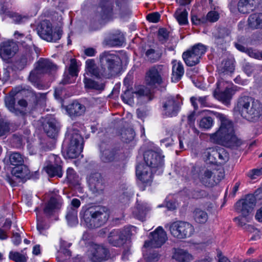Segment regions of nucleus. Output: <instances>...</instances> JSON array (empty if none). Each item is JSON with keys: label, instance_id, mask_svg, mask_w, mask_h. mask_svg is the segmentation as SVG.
I'll return each mask as SVG.
<instances>
[{"label": "nucleus", "instance_id": "nucleus-1", "mask_svg": "<svg viewBox=\"0 0 262 262\" xmlns=\"http://www.w3.org/2000/svg\"><path fill=\"white\" fill-rule=\"evenodd\" d=\"M88 72L96 77L101 76L106 78L117 76L122 69V63L119 56L109 51L102 53L99 56V68H98L93 60L86 61Z\"/></svg>", "mask_w": 262, "mask_h": 262}, {"label": "nucleus", "instance_id": "nucleus-2", "mask_svg": "<svg viewBox=\"0 0 262 262\" xmlns=\"http://www.w3.org/2000/svg\"><path fill=\"white\" fill-rule=\"evenodd\" d=\"M217 117L221 125L215 133L210 134V139L214 143L233 149L241 146L244 142L235 135L232 122L222 114H217Z\"/></svg>", "mask_w": 262, "mask_h": 262}, {"label": "nucleus", "instance_id": "nucleus-3", "mask_svg": "<svg viewBox=\"0 0 262 262\" xmlns=\"http://www.w3.org/2000/svg\"><path fill=\"white\" fill-rule=\"evenodd\" d=\"M250 105L248 99H238L234 108V115L241 116L251 122L262 120V104L258 99H251Z\"/></svg>", "mask_w": 262, "mask_h": 262}, {"label": "nucleus", "instance_id": "nucleus-4", "mask_svg": "<svg viewBox=\"0 0 262 262\" xmlns=\"http://www.w3.org/2000/svg\"><path fill=\"white\" fill-rule=\"evenodd\" d=\"M110 216V211L105 207L93 206L86 208L83 213V219L90 228L99 227L104 225Z\"/></svg>", "mask_w": 262, "mask_h": 262}, {"label": "nucleus", "instance_id": "nucleus-5", "mask_svg": "<svg viewBox=\"0 0 262 262\" xmlns=\"http://www.w3.org/2000/svg\"><path fill=\"white\" fill-rule=\"evenodd\" d=\"M168 68L165 65L152 66L146 72V83L150 86L160 85L164 82L168 76Z\"/></svg>", "mask_w": 262, "mask_h": 262}, {"label": "nucleus", "instance_id": "nucleus-6", "mask_svg": "<svg viewBox=\"0 0 262 262\" xmlns=\"http://www.w3.org/2000/svg\"><path fill=\"white\" fill-rule=\"evenodd\" d=\"M134 226H127L123 229L114 230L110 233L108 241L114 246L120 247L123 245L131 236L137 232Z\"/></svg>", "mask_w": 262, "mask_h": 262}, {"label": "nucleus", "instance_id": "nucleus-7", "mask_svg": "<svg viewBox=\"0 0 262 262\" xmlns=\"http://www.w3.org/2000/svg\"><path fill=\"white\" fill-rule=\"evenodd\" d=\"M57 69V66L50 60L41 58L36 63L34 69L30 72L29 80L30 82H35L42 75L54 72Z\"/></svg>", "mask_w": 262, "mask_h": 262}, {"label": "nucleus", "instance_id": "nucleus-8", "mask_svg": "<svg viewBox=\"0 0 262 262\" xmlns=\"http://www.w3.org/2000/svg\"><path fill=\"white\" fill-rule=\"evenodd\" d=\"M171 234L178 239H183L190 237L194 232L193 226L189 223L177 221L172 223L169 226Z\"/></svg>", "mask_w": 262, "mask_h": 262}, {"label": "nucleus", "instance_id": "nucleus-9", "mask_svg": "<svg viewBox=\"0 0 262 262\" xmlns=\"http://www.w3.org/2000/svg\"><path fill=\"white\" fill-rule=\"evenodd\" d=\"M209 163L214 164H223L227 162L229 155L225 149L215 147L207 149L203 153Z\"/></svg>", "mask_w": 262, "mask_h": 262}, {"label": "nucleus", "instance_id": "nucleus-10", "mask_svg": "<svg viewBox=\"0 0 262 262\" xmlns=\"http://www.w3.org/2000/svg\"><path fill=\"white\" fill-rule=\"evenodd\" d=\"M37 33L41 38L48 41L56 42L62 35V31L59 29L53 32L51 23L47 20L40 23L37 28Z\"/></svg>", "mask_w": 262, "mask_h": 262}, {"label": "nucleus", "instance_id": "nucleus-11", "mask_svg": "<svg viewBox=\"0 0 262 262\" xmlns=\"http://www.w3.org/2000/svg\"><path fill=\"white\" fill-rule=\"evenodd\" d=\"M11 176L7 174L5 180L12 187L16 186L18 184V180L26 181L30 178V171L28 167L24 164L14 167L11 170Z\"/></svg>", "mask_w": 262, "mask_h": 262}, {"label": "nucleus", "instance_id": "nucleus-12", "mask_svg": "<svg viewBox=\"0 0 262 262\" xmlns=\"http://www.w3.org/2000/svg\"><path fill=\"white\" fill-rule=\"evenodd\" d=\"M124 1V0H100L96 13L98 19L105 20L110 18L113 14L114 2H115L116 5L120 8Z\"/></svg>", "mask_w": 262, "mask_h": 262}, {"label": "nucleus", "instance_id": "nucleus-13", "mask_svg": "<svg viewBox=\"0 0 262 262\" xmlns=\"http://www.w3.org/2000/svg\"><path fill=\"white\" fill-rule=\"evenodd\" d=\"M47 94L48 93H36L30 86L21 85L13 88L9 92V96L11 98L14 97L21 98L25 97L45 98Z\"/></svg>", "mask_w": 262, "mask_h": 262}, {"label": "nucleus", "instance_id": "nucleus-14", "mask_svg": "<svg viewBox=\"0 0 262 262\" xmlns=\"http://www.w3.org/2000/svg\"><path fill=\"white\" fill-rule=\"evenodd\" d=\"M89 258L92 262H102L110 257L109 250L101 245H93L90 250Z\"/></svg>", "mask_w": 262, "mask_h": 262}, {"label": "nucleus", "instance_id": "nucleus-15", "mask_svg": "<svg viewBox=\"0 0 262 262\" xmlns=\"http://www.w3.org/2000/svg\"><path fill=\"white\" fill-rule=\"evenodd\" d=\"M150 234V240L145 242L144 247L145 248L160 247L167 239L166 233L161 227H158Z\"/></svg>", "mask_w": 262, "mask_h": 262}, {"label": "nucleus", "instance_id": "nucleus-16", "mask_svg": "<svg viewBox=\"0 0 262 262\" xmlns=\"http://www.w3.org/2000/svg\"><path fill=\"white\" fill-rule=\"evenodd\" d=\"M227 82L219 81L216 83V88L213 92L214 97L218 98H231L238 90L236 85L229 87L226 86Z\"/></svg>", "mask_w": 262, "mask_h": 262}, {"label": "nucleus", "instance_id": "nucleus-17", "mask_svg": "<svg viewBox=\"0 0 262 262\" xmlns=\"http://www.w3.org/2000/svg\"><path fill=\"white\" fill-rule=\"evenodd\" d=\"M256 198L254 195H247L245 199L239 200L235 205V209L242 214L250 215L256 204Z\"/></svg>", "mask_w": 262, "mask_h": 262}, {"label": "nucleus", "instance_id": "nucleus-18", "mask_svg": "<svg viewBox=\"0 0 262 262\" xmlns=\"http://www.w3.org/2000/svg\"><path fill=\"white\" fill-rule=\"evenodd\" d=\"M164 156L152 150H148L144 154L146 165L152 169L162 167L164 165Z\"/></svg>", "mask_w": 262, "mask_h": 262}, {"label": "nucleus", "instance_id": "nucleus-19", "mask_svg": "<svg viewBox=\"0 0 262 262\" xmlns=\"http://www.w3.org/2000/svg\"><path fill=\"white\" fill-rule=\"evenodd\" d=\"M82 138L78 134H73L69 145L67 154L69 158H77L82 150Z\"/></svg>", "mask_w": 262, "mask_h": 262}, {"label": "nucleus", "instance_id": "nucleus-20", "mask_svg": "<svg viewBox=\"0 0 262 262\" xmlns=\"http://www.w3.org/2000/svg\"><path fill=\"white\" fill-rule=\"evenodd\" d=\"M182 103L180 99H165L162 102L163 115L168 117L176 116Z\"/></svg>", "mask_w": 262, "mask_h": 262}, {"label": "nucleus", "instance_id": "nucleus-21", "mask_svg": "<svg viewBox=\"0 0 262 262\" xmlns=\"http://www.w3.org/2000/svg\"><path fill=\"white\" fill-rule=\"evenodd\" d=\"M5 104L12 113L23 116L26 114L28 104L25 99H5Z\"/></svg>", "mask_w": 262, "mask_h": 262}, {"label": "nucleus", "instance_id": "nucleus-22", "mask_svg": "<svg viewBox=\"0 0 262 262\" xmlns=\"http://www.w3.org/2000/svg\"><path fill=\"white\" fill-rule=\"evenodd\" d=\"M90 189L94 193H101L105 188L104 181L98 172L91 173L88 179Z\"/></svg>", "mask_w": 262, "mask_h": 262}, {"label": "nucleus", "instance_id": "nucleus-23", "mask_svg": "<svg viewBox=\"0 0 262 262\" xmlns=\"http://www.w3.org/2000/svg\"><path fill=\"white\" fill-rule=\"evenodd\" d=\"M61 105L72 119L82 116L85 111V107L76 100L73 101L68 105H65L63 100L62 99Z\"/></svg>", "mask_w": 262, "mask_h": 262}, {"label": "nucleus", "instance_id": "nucleus-24", "mask_svg": "<svg viewBox=\"0 0 262 262\" xmlns=\"http://www.w3.org/2000/svg\"><path fill=\"white\" fill-rule=\"evenodd\" d=\"M17 51L18 46L13 41H5L0 45V56L3 60H6L10 58Z\"/></svg>", "mask_w": 262, "mask_h": 262}, {"label": "nucleus", "instance_id": "nucleus-25", "mask_svg": "<svg viewBox=\"0 0 262 262\" xmlns=\"http://www.w3.org/2000/svg\"><path fill=\"white\" fill-rule=\"evenodd\" d=\"M78 74V66L76 60L74 58L70 60V64L65 71L62 83L63 84H69L74 81Z\"/></svg>", "mask_w": 262, "mask_h": 262}, {"label": "nucleus", "instance_id": "nucleus-26", "mask_svg": "<svg viewBox=\"0 0 262 262\" xmlns=\"http://www.w3.org/2000/svg\"><path fill=\"white\" fill-rule=\"evenodd\" d=\"M50 160H54V164H48L45 168L46 171L51 177L57 176L61 178L62 176V167L60 165L61 161L59 157L52 155L50 157Z\"/></svg>", "mask_w": 262, "mask_h": 262}, {"label": "nucleus", "instance_id": "nucleus-27", "mask_svg": "<svg viewBox=\"0 0 262 262\" xmlns=\"http://www.w3.org/2000/svg\"><path fill=\"white\" fill-rule=\"evenodd\" d=\"M152 168L149 166L140 164L136 168V175L143 183H150L152 181Z\"/></svg>", "mask_w": 262, "mask_h": 262}, {"label": "nucleus", "instance_id": "nucleus-28", "mask_svg": "<svg viewBox=\"0 0 262 262\" xmlns=\"http://www.w3.org/2000/svg\"><path fill=\"white\" fill-rule=\"evenodd\" d=\"M124 40L123 34L120 31L111 33L104 40L105 44L110 47L121 46Z\"/></svg>", "mask_w": 262, "mask_h": 262}, {"label": "nucleus", "instance_id": "nucleus-29", "mask_svg": "<svg viewBox=\"0 0 262 262\" xmlns=\"http://www.w3.org/2000/svg\"><path fill=\"white\" fill-rule=\"evenodd\" d=\"M150 210V208L147 203H137L133 209V214L136 218L143 221Z\"/></svg>", "mask_w": 262, "mask_h": 262}, {"label": "nucleus", "instance_id": "nucleus-30", "mask_svg": "<svg viewBox=\"0 0 262 262\" xmlns=\"http://www.w3.org/2000/svg\"><path fill=\"white\" fill-rule=\"evenodd\" d=\"M212 177L213 179L215 178V174L208 169H202L198 174V178L200 182L207 186H211L213 185L211 181Z\"/></svg>", "mask_w": 262, "mask_h": 262}, {"label": "nucleus", "instance_id": "nucleus-31", "mask_svg": "<svg viewBox=\"0 0 262 262\" xmlns=\"http://www.w3.org/2000/svg\"><path fill=\"white\" fill-rule=\"evenodd\" d=\"M133 94L132 97H147L149 98H151V92L150 90L144 85H138L136 86L133 92L129 90L125 91V94H129L130 93Z\"/></svg>", "mask_w": 262, "mask_h": 262}, {"label": "nucleus", "instance_id": "nucleus-32", "mask_svg": "<svg viewBox=\"0 0 262 262\" xmlns=\"http://www.w3.org/2000/svg\"><path fill=\"white\" fill-rule=\"evenodd\" d=\"M184 73L182 63L180 62L173 61L172 69L171 81L174 82L179 81Z\"/></svg>", "mask_w": 262, "mask_h": 262}, {"label": "nucleus", "instance_id": "nucleus-33", "mask_svg": "<svg viewBox=\"0 0 262 262\" xmlns=\"http://www.w3.org/2000/svg\"><path fill=\"white\" fill-rule=\"evenodd\" d=\"M173 258L177 262H191L193 259L192 255L184 249L176 250Z\"/></svg>", "mask_w": 262, "mask_h": 262}, {"label": "nucleus", "instance_id": "nucleus-34", "mask_svg": "<svg viewBox=\"0 0 262 262\" xmlns=\"http://www.w3.org/2000/svg\"><path fill=\"white\" fill-rule=\"evenodd\" d=\"M182 57L185 63L189 67L194 66L200 62V58L190 50L184 52Z\"/></svg>", "mask_w": 262, "mask_h": 262}, {"label": "nucleus", "instance_id": "nucleus-35", "mask_svg": "<svg viewBox=\"0 0 262 262\" xmlns=\"http://www.w3.org/2000/svg\"><path fill=\"white\" fill-rule=\"evenodd\" d=\"M255 4V0H239L237 4L238 10L243 14L248 13L253 10Z\"/></svg>", "mask_w": 262, "mask_h": 262}, {"label": "nucleus", "instance_id": "nucleus-36", "mask_svg": "<svg viewBox=\"0 0 262 262\" xmlns=\"http://www.w3.org/2000/svg\"><path fill=\"white\" fill-rule=\"evenodd\" d=\"M44 130L48 137L55 139L58 136V129L55 120L49 121L44 127Z\"/></svg>", "mask_w": 262, "mask_h": 262}, {"label": "nucleus", "instance_id": "nucleus-37", "mask_svg": "<svg viewBox=\"0 0 262 262\" xmlns=\"http://www.w3.org/2000/svg\"><path fill=\"white\" fill-rule=\"evenodd\" d=\"M61 204V202L59 199L52 197L45 208L44 212L46 214L50 215L55 209L60 208Z\"/></svg>", "mask_w": 262, "mask_h": 262}, {"label": "nucleus", "instance_id": "nucleus-38", "mask_svg": "<svg viewBox=\"0 0 262 262\" xmlns=\"http://www.w3.org/2000/svg\"><path fill=\"white\" fill-rule=\"evenodd\" d=\"M248 24L252 29L262 28V13L251 14L248 18Z\"/></svg>", "mask_w": 262, "mask_h": 262}, {"label": "nucleus", "instance_id": "nucleus-39", "mask_svg": "<svg viewBox=\"0 0 262 262\" xmlns=\"http://www.w3.org/2000/svg\"><path fill=\"white\" fill-rule=\"evenodd\" d=\"M118 152L115 150L105 149L100 156L101 160L104 163H109L118 159Z\"/></svg>", "mask_w": 262, "mask_h": 262}, {"label": "nucleus", "instance_id": "nucleus-40", "mask_svg": "<svg viewBox=\"0 0 262 262\" xmlns=\"http://www.w3.org/2000/svg\"><path fill=\"white\" fill-rule=\"evenodd\" d=\"M32 60V53L26 52L16 62V66L18 69L20 70H23L27 65L30 64Z\"/></svg>", "mask_w": 262, "mask_h": 262}, {"label": "nucleus", "instance_id": "nucleus-41", "mask_svg": "<svg viewBox=\"0 0 262 262\" xmlns=\"http://www.w3.org/2000/svg\"><path fill=\"white\" fill-rule=\"evenodd\" d=\"M120 136L123 142L129 143L134 139L135 133L131 128H123L120 131Z\"/></svg>", "mask_w": 262, "mask_h": 262}, {"label": "nucleus", "instance_id": "nucleus-42", "mask_svg": "<svg viewBox=\"0 0 262 262\" xmlns=\"http://www.w3.org/2000/svg\"><path fill=\"white\" fill-rule=\"evenodd\" d=\"M83 82L86 89L101 91L104 88L103 83H98L91 78L86 77L85 75H84Z\"/></svg>", "mask_w": 262, "mask_h": 262}, {"label": "nucleus", "instance_id": "nucleus-43", "mask_svg": "<svg viewBox=\"0 0 262 262\" xmlns=\"http://www.w3.org/2000/svg\"><path fill=\"white\" fill-rule=\"evenodd\" d=\"M193 218L196 223L199 224H204L207 222L208 216L205 211L199 208H196L193 211Z\"/></svg>", "mask_w": 262, "mask_h": 262}, {"label": "nucleus", "instance_id": "nucleus-44", "mask_svg": "<svg viewBox=\"0 0 262 262\" xmlns=\"http://www.w3.org/2000/svg\"><path fill=\"white\" fill-rule=\"evenodd\" d=\"M9 161L11 165L18 166L24 164V157L19 152H14L9 154Z\"/></svg>", "mask_w": 262, "mask_h": 262}, {"label": "nucleus", "instance_id": "nucleus-45", "mask_svg": "<svg viewBox=\"0 0 262 262\" xmlns=\"http://www.w3.org/2000/svg\"><path fill=\"white\" fill-rule=\"evenodd\" d=\"M174 17L180 25H186L188 23V13L186 9L179 8L174 13Z\"/></svg>", "mask_w": 262, "mask_h": 262}, {"label": "nucleus", "instance_id": "nucleus-46", "mask_svg": "<svg viewBox=\"0 0 262 262\" xmlns=\"http://www.w3.org/2000/svg\"><path fill=\"white\" fill-rule=\"evenodd\" d=\"M162 54V52L160 51L153 49H149L145 52V56L147 57L148 60L152 63L159 60L161 58Z\"/></svg>", "mask_w": 262, "mask_h": 262}, {"label": "nucleus", "instance_id": "nucleus-47", "mask_svg": "<svg viewBox=\"0 0 262 262\" xmlns=\"http://www.w3.org/2000/svg\"><path fill=\"white\" fill-rule=\"evenodd\" d=\"M230 34V31L225 28H220L219 29L217 33L215 35V41L217 44H222L223 38L228 36Z\"/></svg>", "mask_w": 262, "mask_h": 262}, {"label": "nucleus", "instance_id": "nucleus-48", "mask_svg": "<svg viewBox=\"0 0 262 262\" xmlns=\"http://www.w3.org/2000/svg\"><path fill=\"white\" fill-rule=\"evenodd\" d=\"M251 220L250 215L242 214L234 218L233 221L236 223V225L240 227L244 228Z\"/></svg>", "mask_w": 262, "mask_h": 262}, {"label": "nucleus", "instance_id": "nucleus-49", "mask_svg": "<svg viewBox=\"0 0 262 262\" xmlns=\"http://www.w3.org/2000/svg\"><path fill=\"white\" fill-rule=\"evenodd\" d=\"M9 258L15 262H27L28 259L26 254L13 251L10 252Z\"/></svg>", "mask_w": 262, "mask_h": 262}, {"label": "nucleus", "instance_id": "nucleus-50", "mask_svg": "<svg viewBox=\"0 0 262 262\" xmlns=\"http://www.w3.org/2000/svg\"><path fill=\"white\" fill-rule=\"evenodd\" d=\"M207 49L206 46L201 43H199L194 45L190 50L195 55H196V56H199L201 58L202 56L206 52Z\"/></svg>", "mask_w": 262, "mask_h": 262}, {"label": "nucleus", "instance_id": "nucleus-51", "mask_svg": "<svg viewBox=\"0 0 262 262\" xmlns=\"http://www.w3.org/2000/svg\"><path fill=\"white\" fill-rule=\"evenodd\" d=\"M219 70L222 73L232 72L234 70L232 61L228 59L223 60L219 67Z\"/></svg>", "mask_w": 262, "mask_h": 262}, {"label": "nucleus", "instance_id": "nucleus-52", "mask_svg": "<svg viewBox=\"0 0 262 262\" xmlns=\"http://www.w3.org/2000/svg\"><path fill=\"white\" fill-rule=\"evenodd\" d=\"M67 219L71 225L77 224V211L76 209L71 207L68 211L66 215Z\"/></svg>", "mask_w": 262, "mask_h": 262}, {"label": "nucleus", "instance_id": "nucleus-53", "mask_svg": "<svg viewBox=\"0 0 262 262\" xmlns=\"http://www.w3.org/2000/svg\"><path fill=\"white\" fill-rule=\"evenodd\" d=\"M213 124V120L211 117L203 118L200 122V127L205 129L210 128Z\"/></svg>", "mask_w": 262, "mask_h": 262}, {"label": "nucleus", "instance_id": "nucleus-54", "mask_svg": "<svg viewBox=\"0 0 262 262\" xmlns=\"http://www.w3.org/2000/svg\"><path fill=\"white\" fill-rule=\"evenodd\" d=\"M8 17L13 19L14 23L16 24H20L25 22L28 19V17L26 16H21L16 13L12 12V13H9Z\"/></svg>", "mask_w": 262, "mask_h": 262}, {"label": "nucleus", "instance_id": "nucleus-55", "mask_svg": "<svg viewBox=\"0 0 262 262\" xmlns=\"http://www.w3.org/2000/svg\"><path fill=\"white\" fill-rule=\"evenodd\" d=\"M20 42L21 46L26 49V52L32 53V46H33V42L30 35L26 37L25 39L20 40Z\"/></svg>", "mask_w": 262, "mask_h": 262}, {"label": "nucleus", "instance_id": "nucleus-56", "mask_svg": "<svg viewBox=\"0 0 262 262\" xmlns=\"http://www.w3.org/2000/svg\"><path fill=\"white\" fill-rule=\"evenodd\" d=\"M168 32L165 28H160L158 31V39L162 43L165 42L168 39Z\"/></svg>", "mask_w": 262, "mask_h": 262}, {"label": "nucleus", "instance_id": "nucleus-57", "mask_svg": "<svg viewBox=\"0 0 262 262\" xmlns=\"http://www.w3.org/2000/svg\"><path fill=\"white\" fill-rule=\"evenodd\" d=\"M9 131V123L4 121H0V137L6 135Z\"/></svg>", "mask_w": 262, "mask_h": 262}, {"label": "nucleus", "instance_id": "nucleus-58", "mask_svg": "<svg viewBox=\"0 0 262 262\" xmlns=\"http://www.w3.org/2000/svg\"><path fill=\"white\" fill-rule=\"evenodd\" d=\"M191 19L192 24L195 25H200L207 22V19L204 16L199 17L197 15H192Z\"/></svg>", "mask_w": 262, "mask_h": 262}, {"label": "nucleus", "instance_id": "nucleus-59", "mask_svg": "<svg viewBox=\"0 0 262 262\" xmlns=\"http://www.w3.org/2000/svg\"><path fill=\"white\" fill-rule=\"evenodd\" d=\"M5 0H0V15L3 16V19H4L5 16L8 17L9 13H12V11L8 10L7 7L5 5Z\"/></svg>", "mask_w": 262, "mask_h": 262}, {"label": "nucleus", "instance_id": "nucleus-60", "mask_svg": "<svg viewBox=\"0 0 262 262\" xmlns=\"http://www.w3.org/2000/svg\"><path fill=\"white\" fill-rule=\"evenodd\" d=\"M205 17L207 19V21L215 22L219 19V16L217 12L212 11L208 12Z\"/></svg>", "mask_w": 262, "mask_h": 262}, {"label": "nucleus", "instance_id": "nucleus-61", "mask_svg": "<svg viewBox=\"0 0 262 262\" xmlns=\"http://www.w3.org/2000/svg\"><path fill=\"white\" fill-rule=\"evenodd\" d=\"M260 176H262V168L252 169L248 174V176L251 179H255Z\"/></svg>", "mask_w": 262, "mask_h": 262}, {"label": "nucleus", "instance_id": "nucleus-62", "mask_svg": "<svg viewBox=\"0 0 262 262\" xmlns=\"http://www.w3.org/2000/svg\"><path fill=\"white\" fill-rule=\"evenodd\" d=\"M195 114L194 112L192 113L188 116V123L192 128L194 133H199V131L194 127V123L195 120Z\"/></svg>", "mask_w": 262, "mask_h": 262}, {"label": "nucleus", "instance_id": "nucleus-63", "mask_svg": "<svg viewBox=\"0 0 262 262\" xmlns=\"http://www.w3.org/2000/svg\"><path fill=\"white\" fill-rule=\"evenodd\" d=\"M247 54L251 57L257 59H260V52L252 48H249L247 50Z\"/></svg>", "mask_w": 262, "mask_h": 262}, {"label": "nucleus", "instance_id": "nucleus-64", "mask_svg": "<svg viewBox=\"0 0 262 262\" xmlns=\"http://www.w3.org/2000/svg\"><path fill=\"white\" fill-rule=\"evenodd\" d=\"M66 90L61 88H57L55 90L54 96L55 98H65L67 96Z\"/></svg>", "mask_w": 262, "mask_h": 262}]
</instances>
